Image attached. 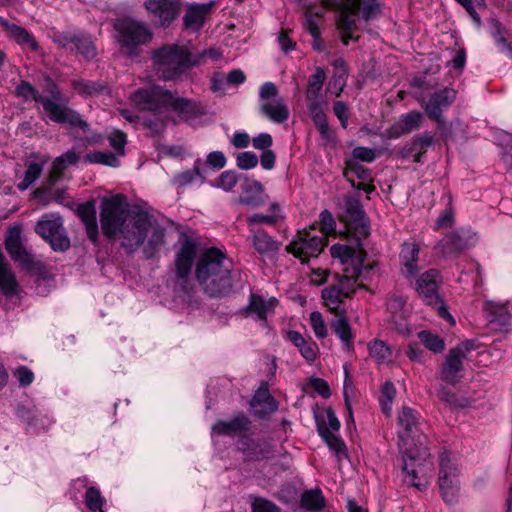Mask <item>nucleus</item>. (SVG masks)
Here are the masks:
<instances>
[{
  "label": "nucleus",
  "mask_w": 512,
  "mask_h": 512,
  "mask_svg": "<svg viewBox=\"0 0 512 512\" xmlns=\"http://www.w3.org/2000/svg\"><path fill=\"white\" fill-rule=\"evenodd\" d=\"M355 279L341 277L337 285L329 286L322 290L324 305L336 315H344V298L350 297L355 291Z\"/></svg>",
  "instance_id": "nucleus-16"
},
{
  "label": "nucleus",
  "mask_w": 512,
  "mask_h": 512,
  "mask_svg": "<svg viewBox=\"0 0 512 512\" xmlns=\"http://www.w3.org/2000/svg\"><path fill=\"white\" fill-rule=\"evenodd\" d=\"M114 29L119 45L129 56H137V48L150 42L153 36L146 23L130 17L117 19Z\"/></svg>",
  "instance_id": "nucleus-6"
},
{
  "label": "nucleus",
  "mask_w": 512,
  "mask_h": 512,
  "mask_svg": "<svg viewBox=\"0 0 512 512\" xmlns=\"http://www.w3.org/2000/svg\"><path fill=\"white\" fill-rule=\"evenodd\" d=\"M325 245V237L312 235L309 231H302L298 232L286 249L302 263H307L309 258L318 257Z\"/></svg>",
  "instance_id": "nucleus-13"
},
{
  "label": "nucleus",
  "mask_w": 512,
  "mask_h": 512,
  "mask_svg": "<svg viewBox=\"0 0 512 512\" xmlns=\"http://www.w3.org/2000/svg\"><path fill=\"white\" fill-rule=\"evenodd\" d=\"M301 506L310 511H320L325 506V499L320 490H308L301 496Z\"/></svg>",
  "instance_id": "nucleus-48"
},
{
  "label": "nucleus",
  "mask_w": 512,
  "mask_h": 512,
  "mask_svg": "<svg viewBox=\"0 0 512 512\" xmlns=\"http://www.w3.org/2000/svg\"><path fill=\"white\" fill-rule=\"evenodd\" d=\"M145 7L157 19V24L166 27L176 18L180 4L178 0H147Z\"/></svg>",
  "instance_id": "nucleus-20"
},
{
  "label": "nucleus",
  "mask_w": 512,
  "mask_h": 512,
  "mask_svg": "<svg viewBox=\"0 0 512 512\" xmlns=\"http://www.w3.org/2000/svg\"><path fill=\"white\" fill-rule=\"evenodd\" d=\"M35 232L49 243L55 252H65L70 248L63 217L57 212L43 214L35 225Z\"/></svg>",
  "instance_id": "nucleus-7"
},
{
  "label": "nucleus",
  "mask_w": 512,
  "mask_h": 512,
  "mask_svg": "<svg viewBox=\"0 0 512 512\" xmlns=\"http://www.w3.org/2000/svg\"><path fill=\"white\" fill-rule=\"evenodd\" d=\"M80 31L57 32L53 35V42L61 48L74 51L75 44L79 37Z\"/></svg>",
  "instance_id": "nucleus-56"
},
{
  "label": "nucleus",
  "mask_w": 512,
  "mask_h": 512,
  "mask_svg": "<svg viewBox=\"0 0 512 512\" xmlns=\"http://www.w3.org/2000/svg\"><path fill=\"white\" fill-rule=\"evenodd\" d=\"M315 419L319 434L320 428H326L330 433H338L340 429V421L337 418L333 409H326L323 416L316 414Z\"/></svg>",
  "instance_id": "nucleus-51"
},
{
  "label": "nucleus",
  "mask_w": 512,
  "mask_h": 512,
  "mask_svg": "<svg viewBox=\"0 0 512 512\" xmlns=\"http://www.w3.org/2000/svg\"><path fill=\"white\" fill-rule=\"evenodd\" d=\"M100 224L103 235L107 239L118 240L128 253L135 252L148 238L144 253L147 258H152L165 244V228L147 211L131 210L123 194L101 201Z\"/></svg>",
  "instance_id": "nucleus-1"
},
{
  "label": "nucleus",
  "mask_w": 512,
  "mask_h": 512,
  "mask_svg": "<svg viewBox=\"0 0 512 512\" xmlns=\"http://www.w3.org/2000/svg\"><path fill=\"white\" fill-rule=\"evenodd\" d=\"M330 253L332 258L339 260L343 266L342 277L358 280L365 269H372V267H365L364 265L365 253L362 251L356 252L347 245L334 244L330 248Z\"/></svg>",
  "instance_id": "nucleus-12"
},
{
  "label": "nucleus",
  "mask_w": 512,
  "mask_h": 512,
  "mask_svg": "<svg viewBox=\"0 0 512 512\" xmlns=\"http://www.w3.org/2000/svg\"><path fill=\"white\" fill-rule=\"evenodd\" d=\"M16 416L27 425L28 431L46 430L54 423L53 417L49 414L24 405L17 407Z\"/></svg>",
  "instance_id": "nucleus-21"
},
{
  "label": "nucleus",
  "mask_w": 512,
  "mask_h": 512,
  "mask_svg": "<svg viewBox=\"0 0 512 512\" xmlns=\"http://www.w3.org/2000/svg\"><path fill=\"white\" fill-rule=\"evenodd\" d=\"M440 285L441 276L439 271L430 269L416 279L415 289L427 305H437L441 302Z\"/></svg>",
  "instance_id": "nucleus-17"
},
{
  "label": "nucleus",
  "mask_w": 512,
  "mask_h": 512,
  "mask_svg": "<svg viewBox=\"0 0 512 512\" xmlns=\"http://www.w3.org/2000/svg\"><path fill=\"white\" fill-rule=\"evenodd\" d=\"M369 356L375 361L377 365L387 364L393 355V347L388 345L385 341L374 339L368 343L367 346Z\"/></svg>",
  "instance_id": "nucleus-39"
},
{
  "label": "nucleus",
  "mask_w": 512,
  "mask_h": 512,
  "mask_svg": "<svg viewBox=\"0 0 512 512\" xmlns=\"http://www.w3.org/2000/svg\"><path fill=\"white\" fill-rule=\"evenodd\" d=\"M309 322L318 339H324L328 335L326 322L319 311H313L310 313Z\"/></svg>",
  "instance_id": "nucleus-59"
},
{
  "label": "nucleus",
  "mask_w": 512,
  "mask_h": 512,
  "mask_svg": "<svg viewBox=\"0 0 512 512\" xmlns=\"http://www.w3.org/2000/svg\"><path fill=\"white\" fill-rule=\"evenodd\" d=\"M169 107H171L183 121L189 124H193L205 114L204 106L200 102L184 97L175 98L172 95Z\"/></svg>",
  "instance_id": "nucleus-24"
},
{
  "label": "nucleus",
  "mask_w": 512,
  "mask_h": 512,
  "mask_svg": "<svg viewBox=\"0 0 512 512\" xmlns=\"http://www.w3.org/2000/svg\"><path fill=\"white\" fill-rule=\"evenodd\" d=\"M105 499L96 487H89L85 493V504L91 512H103Z\"/></svg>",
  "instance_id": "nucleus-57"
},
{
  "label": "nucleus",
  "mask_w": 512,
  "mask_h": 512,
  "mask_svg": "<svg viewBox=\"0 0 512 512\" xmlns=\"http://www.w3.org/2000/svg\"><path fill=\"white\" fill-rule=\"evenodd\" d=\"M389 322L398 333L402 335H409L411 333V327L407 320L406 312L390 316Z\"/></svg>",
  "instance_id": "nucleus-63"
},
{
  "label": "nucleus",
  "mask_w": 512,
  "mask_h": 512,
  "mask_svg": "<svg viewBox=\"0 0 512 512\" xmlns=\"http://www.w3.org/2000/svg\"><path fill=\"white\" fill-rule=\"evenodd\" d=\"M237 182V174L232 170H226L219 175L214 186L224 191H231L236 186Z\"/></svg>",
  "instance_id": "nucleus-61"
},
{
  "label": "nucleus",
  "mask_w": 512,
  "mask_h": 512,
  "mask_svg": "<svg viewBox=\"0 0 512 512\" xmlns=\"http://www.w3.org/2000/svg\"><path fill=\"white\" fill-rule=\"evenodd\" d=\"M460 6H462L469 17L472 19L474 24L477 27H480L482 24V20L478 12L476 11V7L481 9H486L487 3L486 0H455Z\"/></svg>",
  "instance_id": "nucleus-55"
},
{
  "label": "nucleus",
  "mask_w": 512,
  "mask_h": 512,
  "mask_svg": "<svg viewBox=\"0 0 512 512\" xmlns=\"http://www.w3.org/2000/svg\"><path fill=\"white\" fill-rule=\"evenodd\" d=\"M151 60L158 77L163 81H180L197 67L193 51L187 44H164L152 51Z\"/></svg>",
  "instance_id": "nucleus-4"
},
{
  "label": "nucleus",
  "mask_w": 512,
  "mask_h": 512,
  "mask_svg": "<svg viewBox=\"0 0 512 512\" xmlns=\"http://www.w3.org/2000/svg\"><path fill=\"white\" fill-rule=\"evenodd\" d=\"M45 91L50 95L48 99L52 100L55 105L60 107V110L67 109L71 111V114H67V116H65L67 118L66 120L54 121L55 123L67 125L70 128H80L83 131H87L89 129L88 123L82 118V116L77 111L73 110L65 104L60 103V101L62 100V93L55 81L48 78L46 80Z\"/></svg>",
  "instance_id": "nucleus-19"
},
{
  "label": "nucleus",
  "mask_w": 512,
  "mask_h": 512,
  "mask_svg": "<svg viewBox=\"0 0 512 512\" xmlns=\"http://www.w3.org/2000/svg\"><path fill=\"white\" fill-rule=\"evenodd\" d=\"M424 121V116L419 111H410L402 114L398 122L395 124L394 129L397 135H406L421 127Z\"/></svg>",
  "instance_id": "nucleus-37"
},
{
  "label": "nucleus",
  "mask_w": 512,
  "mask_h": 512,
  "mask_svg": "<svg viewBox=\"0 0 512 512\" xmlns=\"http://www.w3.org/2000/svg\"><path fill=\"white\" fill-rule=\"evenodd\" d=\"M474 348V340H466L456 347L451 348L440 369L441 380L450 385L458 383L462 377L463 361L466 359L467 354Z\"/></svg>",
  "instance_id": "nucleus-10"
},
{
  "label": "nucleus",
  "mask_w": 512,
  "mask_h": 512,
  "mask_svg": "<svg viewBox=\"0 0 512 512\" xmlns=\"http://www.w3.org/2000/svg\"><path fill=\"white\" fill-rule=\"evenodd\" d=\"M326 75L323 69L317 68L315 73L309 77L306 90V99H321V91Z\"/></svg>",
  "instance_id": "nucleus-44"
},
{
  "label": "nucleus",
  "mask_w": 512,
  "mask_h": 512,
  "mask_svg": "<svg viewBox=\"0 0 512 512\" xmlns=\"http://www.w3.org/2000/svg\"><path fill=\"white\" fill-rule=\"evenodd\" d=\"M184 24L187 28L195 31L199 30L205 21V17L196 9L194 5H190L184 15Z\"/></svg>",
  "instance_id": "nucleus-58"
},
{
  "label": "nucleus",
  "mask_w": 512,
  "mask_h": 512,
  "mask_svg": "<svg viewBox=\"0 0 512 512\" xmlns=\"http://www.w3.org/2000/svg\"><path fill=\"white\" fill-rule=\"evenodd\" d=\"M249 239L253 248L261 255L275 253L280 248V243L270 236L265 230L251 227Z\"/></svg>",
  "instance_id": "nucleus-30"
},
{
  "label": "nucleus",
  "mask_w": 512,
  "mask_h": 512,
  "mask_svg": "<svg viewBox=\"0 0 512 512\" xmlns=\"http://www.w3.org/2000/svg\"><path fill=\"white\" fill-rule=\"evenodd\" d=\"M110 146L115 150L117 157L125 154V145L127 143L126 135L121 131L113 132L109 138Z\"/></svg>",
  "instance_id": "nucleus-64"
},
{
  "label": "nucleus",
  "mask_w": 512,
  "mask_h": 512,
  "mask_svg": "<svg viewBox=\"0 0 512 512\" xmlns=\"http://www.w3.org/2000/svg\"><path fill=\"white\" fill-rule=\"evenodd\" d=\"M484 311L487 313L489 322L505 326L510 321V313L506 304H498L487 301L484 304Z\"/></svg>",
  "instance_id": "nucleus-40"
},
{
  "label": "nucleus",
  "mask_w": 512,
  "mask_h": 512,
  "mask_svg": "<svg viewBox=\"0 0 512 512\" xmlns=\"http://www.w3.org/2000/svg\"><path fill=\"white\" fill-rule=\"evenodd\" d=\"M323 4L337 12L335 23L342 43L347 46L350 41L357 42L359 36H354V32L358 30V13L354 0H324Z\"/></svg>",
  "instance_id": "nucleus-8"
},
{
  "label": "nucleus",
  "mask_w": 512,
  "mask_h": 512,
  "mask_svg": "<svg viewBox=\"0 0 512 512\" xmlns=\"http://www.w3.org/2000/svg\"><path fill=\"white\" fill-rule=\"evenodd\" d=\"M320 436L339 459L347 457L346 445L337 433H330L326 428H320Z\"/></svg>",
  "instance_id": "nucleus-42"
},
{
  "label": "nucleus",
  "mask_w": 512,
  "mask_h": 512,
  "mask_svg": "<svg viewBox=\"0 0 512 512\" xmlns=\"http://www.w3.org/2000/svg\"><path fill=\"white\" fill-rule=\"evenodd\" d=\"M434 144V137L430 132H423L414 136L410 143L402 147L399 151V155L403 159L413 157V161L416 163L424 162V155L427 149L432 147Z\"/></svg>",
  "instance_id": "nucleus-23"
},
{
  "label": "nucleus",
  "mask_w": 512,
  "mask_h": 512,
  "mask_svg": "<svg viewBox=\"0 0 512 512\" xmlns=\"http://www.w3.org/2000/svg\"><path fill=\"white\" fill-rule=\"evenodd\" d=\"M411 84L418 89L413 93V97L424 109L427 117L438 124L444 123L443 112L454 103L457 91L450 87H444L436 90L427 98L424 95V90L429 89L430 85L424 78L415 77Z\"/></svg>",
  "instance_id": "nucleus-5"
},
{
  "label": "nucleus",
  "mask_w": 512,
  "mask_h": 512,
  "mask_svg": "<svg viewBox=\"0 0 512 512\" xmlns=\"http://www.w3.org/2000/svg\"><path fill=\"white\" fill-rule=\"evenodd\" d=\"M232 262L216 247L205 249L198 258L195 277L209 297H222L232 290Z\"/></svg>",
  "instance_id": "nucleus-2"
},
{
  "label": "nucleus",
  "mask_w": 512,
  "mask_h": 512,
  "mask_svg": "<svg viewBox=\"0 0 512 512\" xmlns=\"http://www.w3.org/2000/svg\"><path fill=\"white\" fill-rule=\"evenodd\" d=\"M343 201L345 221L349 226L355 229L360 236L367 237L370 233L369 221L361 202L358 198L351 195L344 196Z\"/></svg>",
  "instance_id": "nucleus-18"
},
{
  "label": "nucleus",
  "mask_w": 512,
  "mask_h": 512,
  "mask_svg": "<svg viewBox=\"0 0 512 512\" xmlns=\"http://www.w3.org/2000/svg\"><path fill=\"white\" fill-rule=\"evenodd\" d=\"M259 111L263 116L276 124L284 123L290 115L289 109L281 97L260 104Z\"/></svg>",
  "instance_id": "nucleus-31"
},
{
  "label": "nucleus",
  "mask_w": 512,
  "mask_h": 512,
  "mask_svg": "<svg viewBox=\"0 0 512 512\" xmlns=\"http://www.w3.org/2000/svg\"><path fill=\"white\" fill-rule=\"evenodd\" d=\"M15 95L24 102L33 100L40 103L50 121H64L67 119L65 116L71 114V111L67 109L60 110V107L55 105L52 100H49L48 96L41 95L38 89L28 81L22 80L19 82L15 88Z\"/></svg>",
  "instance_id": "nucleus-14"
},
{
  "label": "nucleus",
  "mask_w": 512,
  "mask_h": 512,
  "mask_svg": "<svg viewBox=\"0 0 512 512\" xmlns=\"http://www.w3.org/2000/svg\"><path fill=\"white\" fill-rule=\"evenodd\" d=\"M278 303L279 301L275 297L264 299L261 295L250 293L249 301L244 308V312L247 315L252 313L256 314L260 325L268 327V316L274 313Z\"/></svg>",
  "instance_id": "nucleus-22"
},
{
  "label": "nucleus",
  "mask_w": 512,
  "mask_h": 512,
  "mask_svg": "<svg viewBox=\"0 0 512 512\" xmlns=\"http://www.w3.org/2000/svg\"><path fill=\"white\" fill-rule=\"evenodd\" d=\"M78 160L79 156L73 150L66 151L53 161V174L55 175V177H59L69 165H75L78 162Z\"/></svg>",
  "instance_id": "nucleus-53"
},
{
  "label": "nucleus",
  "mask_w": 512,
  "mask_h": 512,
  "mask_svg": "<svg viewBox=\"0 0 512 512\" xmlns=\"http://www.w3.org/2000/svg\"><path fill=\"white\" fill-rule=\"evenodd\" d=\"M309 114L322 138H330V129L323 109L322 99L307 100Z\"/></svg>",
  "instance_id": "nucleus-33"
},
{
  "label": "nucleus",
  "mask_w": 512,
  "mask_h": 512,
  "mask_svg": "<svg viewBox=\"0 0 512 512\" xmlns=\"http://www.w3.org/2000/svg\"><path fill=\"white\" fill-rule=\"evenodd\" d=\"M205 163L201 159H197L194 162L193 168L174 174L171 179V183L177 189H183L196 182L201 184L205 181Z\"/></svg>",
  "instance_id": "nucleus-28"
},
{
  "label": "nucleus",
  "mask_w": 512,
  "mask_h": 512,
  "mask_svg": "<svg viewBox=\"0 0 512 512\" xmlns=\"http://www.w3.org/2000/svg\"><path fill=\"white\" fill-rule=\"evenodd\" d=\"M134 105L142 111L166 112L172 100V93L159 85L139 88L130 96Z\"/></svg>",
  "instance_id": "nucleus-9"
},
{
  "label": "nucleus",
  "mask_w": 512,
  "mask_h": 512,
  "mask_svg": "<svg viewBox=\"0 0 512 512\" xmlns=\"http://www.w3.org/2000/svg\"><path fill=\"white\" fill-rule=\"evenodd\" d=\"M475 234L469 230L460 228L447 233L435 245V251L446 259L457 258L464 251L473 247L476 243Z\"/></svg>",
  "instance_id": "nucleus-11"
},
{
  "label": "nucleus",
  "mask_w": 512,
  "mask_h": 512,
  "mask_svg": "<svg viewBox=\"0 0 512 512\" xmlns=\"http://www.w3.org/2000/svg\"><path fill=\"white\" fill-rule=\"evenodd\" d=\"M237 448L246 460L256 461L266 457L267 451L263 444L248 435H242L237 441Z\"/></svg>",
  "instance_id": "nucleus-36"
},
{
  "label": "nucleus",
  "mask_w": 512,
  "mask_h": 512,
  "mask_svg": "<svg viewBox=\"0 0 512 512\" xmlns=\"http://www.w3.org/2000/svg\"><path fill=\"white\" fill-rule=\"evenodd\" d=\"M323 14V9L315 13L307 10L304 13L303 27L312 37H317L321 33L320 23L323 20Z\"/></svg>",
  "instance_id": "nucleus-52"
},
{
  "label": "nucleus",
  "mask_w": 512,
  "mask_h": 512,
  "mask_svg": "<svg viewBox=\"0 0 512 512\" xmlns=\"http://www.w3.org/2000/svg\"><path fill=\"white\" fill-rule=\"evenodd\" d=\"M419 245L414 242H404L401 245L399 253V261L401 265L402 274L407 279H412L416 276L419 266Z\"/></svg>",
  "instance_id": "nucleus-25"
},
{
  "label": "nucleus",
  "mask_w": 512,
  "mask_h": 512,
  "mask_svg": "<svg viewBox=\"0 0 512 512\" xmlns=\"http://www.w3.org/2000/svg\"><path fill=\"white\" fill-rule=\"evenodd\" d=\"M5 247L14 261L23 264H28L30 262V255L22 245L20 231L17 228L10 229L5 240Z\"/></svg>",
  "instance_id": "nucleus-32"
},
{
  "label": "nucleus",
  "mask_w": 512,
  "mask_h": 512,
  "mask_svg": "<svg viewBox=\"0 0 512 512\" xmlns=\"http://www.w3.org/2000/svg\"><path fill=\"white\" fill-rule=\"evenodd\" d=\"M251 405L254 408L255 415L259 418H264L278 409V403L274 397L271 396L267 383L265 382H262L255 392Z\"/></svg>",
  "instance_id": "nucleus-27"
},
{
  "label": "nucleus",
  "mask_w": 512,
  "mask_h": 512,
  "mask_svg": "<svg viewBox=\"0 0 512 512\" xmlns=\"http://www.w3.org/2000/svg\"><path fill=\"white\" fill-rule=\"evenodd\" d=\"M420 415L410 407H403L398 413V423L401 430L398 433L401 445L409 461L404 460L402 470L405 476L418 478L415 469L416 461H425L430 453L427 446V437L420 433Z\"/></svg>",
  "instance_id": "nucleus-3"
},
{
  "label": "nucleus",
  "mask_w": 512,
  "mask_h": 512,
  "mask_svg": "<svg viewBox=\"0 0 512 512\" xmlns=\"http://www.w3.org/2000/svg\"><path fill=\"white\" fill-rule=\"evenodd\" d=\"M72 87L75 91L84 97H93L99 95L106 89V86L99 82L85 80H74L72 82Z\"/></svg>",
  "instance_id": "nucleus-49"
},
{
  "label": "nucleus",
  "mask_w": 512,
  "mask_h": 512,
  "mask_svg": "<svg viewBox=\"0 0 512 512\" xmlns=\"http://www.w3.org/2000/svg\"><path fill=\"white\" fill-rule=\"evenodd\" d=\"M77 215L83 222L88 239L96 244L98 242L99 230L96 218V208L93 202H85L78 206Z\"/></svg>",
  "instance_id": "nucleus-29"
},
{
  "label": "nucleus",
  "mask_w": 512,
  "mask_h": 512,
  "mask_svg": "<svg viewBox=\"0 0 512 512\" xmlns=\"http://www.w3.org/2000/svg\"><path fill=\"white\" fill-rule=\"evenodd\" d=\"M84 159L90 164H101L114 168L120 165L119 157H117L115 153L109 151H93L86 154Z\"/></svg>",
  "instance_id": "nucleus-47"
},
{
  "label": "nucleus",
  "mask_w": 512,
  "mask_h": 512,
  "mask_svg": "<svg viewBox=\"0 0 512 512\" xmlns=\"http://www.w3.org/2000/svg\"><path fill=\"white\" fill-rule=\"evenodd\" d=\"M0 23L9 32L11 38H13L17 44L26 46L32 51H37L39 49V45L35 37L25 28L14 23H9L7 20L2 18H0Z\"/></svg>",
  "instance_id": "nucleus-35"
},
{
  "label": "nucleus",
  "mask_w": 512,
  "mask_h": 512,
  "mask_svg": "<svg viewBox=\"0 0 512 512\" xmlns=\"http://www.w3.org/2000/svg\"><path fill=\"white\" fill-rule=\"evenodd\" d=\"M420 342L431 352L440 354L445 350V341L439 335L429 330H423L418 333Z\"/></svg>",
  "instance_id": "nucleus-45"
},
{
  "label": "nucleus",
  "mask_w": 512,
  "mask_h": 512,
  "mask_svg": "<svg viewBox=\"0 0 512 512\" xmlns=\"http://www.w3.org/2000/svg\"><path fill=\"white\" fill-rule=\"evenodd\" d=\"M339 316V318L334 319L331 322V328L335 335L340 339L343 350L346 352H353L355 335L347 318L344 317V315Z\"/></svg>",
  "instance_id": "nucleus-34"
},
{
  "label": "nucleus",
  "mask_w": 512,
  "mask_h": 512,
  "mask_svg": "<svg viewBox=\"0 0 512 512\" xmlns=\"http://www.w3.org/2000/svg\"><path fill=\"white\" fill-rule=\"evenodd\" d=\"M250 425V419L240 412L230 420H217L212 426V432L221 436H235L248 431Z\"/></svg>",
  "instance_id": "nucleus-26"
},
{
  "label": "nucleus",
  "mask_w": 512,
  "mask_h": 512,
  "mask_svg": "<svg viewBox=\"0 0 512 512\" xmlns=\"http://www.w3.org/2000/svg\"><path fill=\"white\" fill-rule=\"evenodd\" d=\"M491 36L498 50L512 59V39L509 40L507 29L498 20L491 21Z\"/></svg>",
  "instance_id": "nucleus-38"
},
{
  "label": "nucleus",
  "mask_w": 512,
  "mask_h": 512,
  "mask_svg": "<svg viewBox=\"0 0 512 512\" xmlns=\"http://www.w3.org/2000/svg\"><path fill=\"white\" fill-rule=\"evenodd\" d=\"M356 11L360 12V18L368 22L375 19L381 13V4L378 0H354Z\"/></svg>",
  "instance_id": "nucleus-43"
},
{
  "label": "nucleus",
  "mask_w": 512,
  "mask_h": 512,
  "mask_svg": "<svg viewBox=\"0 0 512 512\" xmlns=\"http://www.w3.org/2000/svg\"><path fill=\"white\" fill-rule=\"evenodd\" d=\"M74 51L80 53L85 59L90 60L96 57L97 49L92 40V37L83 31H80L77 44H75Z\"/></svg>",
  "instance_id": "nucleus-50"
},
{
  "label": "nucleus",
  "mask_w": 512,
  "mask_h": 512,
  "mask_svg": "<svg viewBox=\"0 0 512 512\" xmlns=\"http://www.w3.org/2000/svg\"><path fill=\"white\" fill-rule=\"evenodd\" d=\"M196 254V247L192 242L186 241L176 254L175 289L189 294L192 290L190 274Z\"/></svg>",
  "instance_id": "nucleus-15"
},
{
  "label": "nucleus",
  "mask_w": 512,
  "mask_h": 512,
  "mask_svg": "<svg viewBox=\"0 0 512 512\" xmlns=\"http://www.w3.org/2000/svg\"><path fill=\"white\" fill-rule=\"evenodd\" d=\"M439 489L443 500L452 504L456 501L460 488L457 482H440Z\"/></svg>",
  "instance_id": "nucleus-62"
},
{
  "label": "nucleus",
  "mask_w": 512,
  "mask_h": 512,
  "mask_svg": "<svg viewBox=\"0 0 512 512\" xmlns=\"http://www.w3.org/2000/svg\"><path fill=\"white\" fill-rule=\"evenodd\" d=\"M141 124L144 128L148 129L153 136H158L162 134L166 128L165 112H153L152 115L143 117Z\"/></svg>",
  "instance_id": "nucleus-46"
},
{
  "label": "nucleus",
  "mask_w": 512,
  "mask_h": 512,
  "mask_svg": "<svg viewBox=\"0 0 512 512\" xmlns=\"http://www.w3.org/2000/svg\"><path fill=\"white\" fill-rule=\"evenodd\" d=\"M258 162V156L251 151L240 152L236 155V165L241 170L253 169Z\"/></svg>",
  "instance_id": "nucleus-60"
},
{
  "label": "nucleus",
  "mask_w": 512,
  "mask_h": 512,
  "mask_svg": "<svg viewBox=\"0 0 512 512\" xmlns=\"http://www.w3.org/2000/svg\"><path fill=\"white\" fill-rule=\"evenodd\" d=\"M440 474L438 480H451L460 475L455 459L448 452H443L439 460Z\"/></svg>",
  "instance_id": "nucleus-41"
},
{
  "label": "nucleus",
  "mask_w": 512,
  "mask_h": 512,
  "mask_svg": "<svg viewBox=\"0 0 512 512\" xmlns=\"http://www.w3.org/2000/svg\"><path fill=\"white\" fill-rule=\"evenodd\" d=\"M43 171V164L30 163L24 173L22 181L17 185L20 191L27 190L36 180L39 179Z\"/></svg>",
  "instance_id": "nucleus-54"
}]
</instances>
